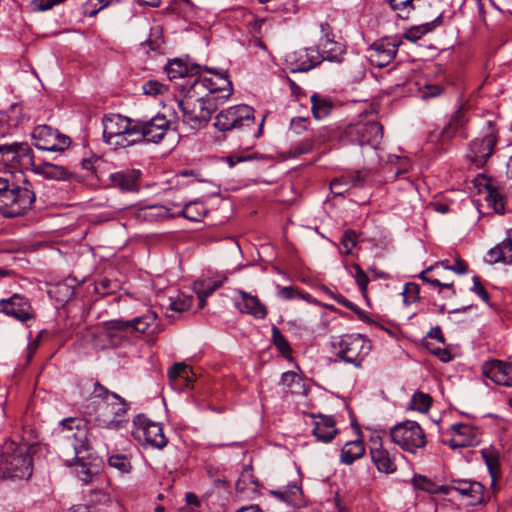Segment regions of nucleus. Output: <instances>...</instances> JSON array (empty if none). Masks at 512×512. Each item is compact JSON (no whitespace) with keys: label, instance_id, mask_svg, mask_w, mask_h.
Here are the masks:
<instances>
[{"label":"nucleus","instance_id":"obj_13","mask_svg":"<svg viewBox=\"0 0 512 512\" xmlns=\"http://www.w3.org/2000/svg\"><path fill=\"white\" fill-rule=\"evenodd\" d=\"M401 40L384 37L375 41L367 50L370 63L378 68L387 66L396 57Z\"/></svg>","mask_w":512,"mask_h":512},{"label":"nucleus","instance_id":"obj_61","mask_svg":"<svg viewBox=\"0 0 512 512\" xmlns=\"http://www.w3.org/2000/svg\"><path fill=\"white\" fill-rule=\"evenodd\" d=\"M163 85L156 80H149L143 84V91L147 95H157L162 92Z\"/></svg>","mask_w":512,"mask_h":512},{"label":"nucleus","instance_id":"obj_26","mask_svg":"<svg viewBox=\"0 0 512 512\" xmlns=\"http://www.w3.org/2000/svg\"><path fill=\"white\" fill-rule=\"evenodd\" d=\"M140 123L146 142L159 143L170 128V121L163 114H157Z\"/></svg>","mask_w":512,"mask_h":512},{"label":"nucleus","instance_id":"obj_5","mask_svg":"<svg viewBox=\"0 0 512 512\" xmlns=\"http://www.w3.org/2000/svg\"><path fill=\"white\" fill-rule=\"evenodd\" d=\"M483 135L472 140L469 144L468 158L477 167H483L492 156L498 142V128L495 121L487 120L482 128Z\"/></svg>","mask_w":512,"mask_h":512},{"label":"nucleus","instance_id":"obj_29","mask_svg":"<svg viewBox=\"0 0 512 512\" xmlns=\"http://www.w3.org/2000/svg\"><path fill=\"white\" fill-rule=\"evenodd\" d=\"M312 417L316 419L312 429L313 436L319 442L330 443L338 434L335 419L322 414H312Z\"/></svg>","mask_w":512,"mask_h":512},{"label":"nucleus","instance_id":"obj_16","mask_svg":"<svg viewBox=\"0 0 512 512\" xmlns=\"http://www.w3.org/2000/svg\"><path fill=\"white\" fill-rule=\"evenodd\" d=\"M4 474L12 478H29L32 474V457L25 447H17L11 455L4 458Z\"/></svg>","mask_w":512,"mask_h":512},{"label":"nucleus","instance_id":"obj_4","mask_svg":"<svg viewBox=\"0 0 512 512\" xmlns=\"http://www.w3.org/2000/svg\"><path fill=\"white\" fill-rule=\"evenodd\" d=\"M383 136V127L376 121H360L349 124L340 135L342 145L355 144L376 147Z\"/></svg>","mask_w":512,"mask_h":512},{"label":"nucleus","instance_id":"obj_19","mask_svg":"<svg viewBox=\"0 0 512 512\" xmlns=\"http://www.w3.org/2000/svg\"><path fill=\"white\" fill-rule=\"evenodd\" d=\"M0 312L15 318L20 322L34 319L35 314L27 297L15 293L9 298L0 300Z\"/></svg>","mask_w":512,"mask_h":512},{"label":"nucleus","instance_id":"obj_46","mask_svg":"<svg viewBox=\"0 0 512 512\" xmlns=\"http://www.w3.org/2000/svg\"><path fill=\"white\" fill-rule=\"evenodd\" d=\"M193 299L191 296L179 295L176 299L170 298V303L166 311V316L171 317L172 315L168 311L182 313L189 310L192 307Z\"/></svg>","mask_w":512,"mask_h":512},{"label":"nucleus","instance_id":"obj_15","mask_svg":"<svg viewBox=\"0 0 512 512\" xmlns=\"http://www.w3.org/2000/svg\"><path fill=\"white\" fill-rule=\"evenodd\" d=\"M31 158V147L27 142L0 143V171L24 165Z\"/></svg>","mask_w":512,"mask_h":512},{"label":"nucleus","instance_id":"obj_58","mask_svg":"<svg viewBox=\"0 0 512 512\" xmlns=\"http://www.w3.org/2000/svg\"><path fill=\"white\" fill-rule=\"evenodd\" d=\"M93 391L91 395L94 398L102 399V400H108V398L112 399V391L108 390L105 386L101 385L98 381H95L93 383Z\"/></svg>","mask_w":512,"mask_h":512},{"label":"nucleus","instance_id":"obj_34","mask_svg":"<svg viewBox=\"0 0 512 512\" xmlns=\"http://www.w3.org/2000/svg\"><path fill=\"white\" fill-rule=\"evenodd\" d=\"M369 176L368 170H357L349 172L341 177L335 178L331 181V188H337L339 185H345L348 187H363Z\"/></svg>","mask_w":512,"mask_h":512},{"label":"nucleus","instance_id":"obj_39","mask_svg":"<svg viewBox=\"0 0 512 512\" xmlns=\"http://www.w3.org/2000/svg\"><path fill=\"white\" fill-rule=\"evenodd\" d=\"M481 456L491 476L492 485H494L500 475L499 453L492 448H484L481 450Z\"/></svg>","mask_w":512,"mask_h":512},{"label":"nucleus","instance_id":"obj_51","mask_svg":"<svg viewBox=\"0 0 512 512\" xmlns=\"http://www.w3.org/2000/svg\"><path fill=\"white\" fill-rule=\"evenodd\" d=\"M351 268L354 270L353 277L362 293L363 296L367 294V286L369 283V278L364 270L360 267V265L354 263Z\"/></svg>","mask_w":512,"mask_h":512},{"label":"nucleus","instance_id":"obj_9","mask_svg":"<svg viewBox=\"0 0 512 512\" xmlns=\"http://www.w3.org/2000/svg\"><path fill=\"white\" fill-rule=\"evenodd\" d=\"M390 436L395 444L411 453L426 445L425 433L415 421L406 420L396 424L391 428Z\"/></svg>","mask_w":512,"mask_h":512},{"label":"nucleus","instance_id":"obj_8","mask_svg":"<svg viewBox=\"0 0 512 512\" xmlns=\"http://www.w3.org/2000/svg\"><path fill=\"white\" fill-rule=\"evenodd\" d=\"M156 320L157 314L154 311H147L146 314L132 320H110L105 324L106 334L111 341H114V339L120 340L126 338L122 333L128 330L145 333L151 328L150 332L155 333L158 331Z\"/></svg>","mask_w":512,"mask_h":512},{"label":"nucleus","instance_id":"obj_24","mask_svg":"<svg viewBox=\"0 0 512 512\" xmlns=\"http://www.w3.org/2000/svg\"><path fill=\"white\" fill-rule=\"evenodd\" d=\"M482 373L497 385L512 386V364L490 360L483 364Z\"/></svg>","mask_w":512,"mask_h":512},{"label":"nucleus","instance_id":"obj_38","mask_svg":"<svg viewBox=\"0 0 512 512\" xmlns=\"http://www.w3.org/2000/svg\"><path fill=\"white\" fill-rule=\"evenodd\" d=\"M437 268H438V264L430 265L425 270H423L418 275V277L423 282H426V283L432 285L433 287L448 289L450 291L449 294H447V295L443 294V297L444 298H453L456 295V291H455L453 282H441L437 277L429 276V273L435 271Z\"/></svg>","mask_w":512,"mask_h":512},{"label":"nucleus","instance_id":"obj_17","mask_svg":"<svg viewBox=\"0 0 512 512\" xmlns=\"http://www.w3.org/2000/svg\"><path fill=\"white\" fill-rule=\"evenodd\" d=\"M291 72H307L323 62L320 50L317 48H299L285 56Z\"/></svg>","mask_w":512,"mask_h":512},{"label":"nucleus","instance_id":"obj_55","mask_svg":"<svg viewBox=\"0 0 512 512\" xmlns=\"http://www.w3.org/2000/svg\"><path fill=\"white\" fill-rule=\"evenodd\" d=\"M314 140L312 138H307L302 140L301 142L294 145L291 149V154L296 157L303 154L310 153L314 148Z\"/></svg>","mask_w":512,"mask_h":512},{"label":"nucleus","instance_id":"obj_10","mask_svg":"<svg viewBox=\"0 0 512 512\" xmlns=\"http://www.w3.org/2000/svg\"><path fill=\"white\" fill-rule=\"evenodd\" d=\"M31 137L38 150L62 153L71 145L69 136L46 124L35 126Z\"/></svg>","mask_w":512,"mask_h":512},{"label":"nucleus","instance_id":"obj_54","mask_svg":"<svg viewBox=\"0 0 512 512\" xmlns=\"http://www.w3.org/2000/svg\"><path fill=\"white\" fill-rule=\"evenodd\" d=\"M333 135L334 130L330 127L324 126L315 131L311 138L314 140V143L326 144L333 138Z\"/></svg>","mask_w":512,"mask_h":512},{"label":"nucleus","instance_id":"obj_27","mask_svg":"<svg viewBox=\"0 0 512 512\" xmlns=\"http://www.w3.org/2000/svg\"><path fill=\"white\" fill-rule=\"evenodd\" d=\"M86 450L87 454H83V458L79 456L80 454H77V451H74V457L67 459L65 462L66 466L74 468L77 478L84 484L90 483L96 475V471L93 470V465L90 462L92 458L91 446L88 445Z\"/></svg>","mask_w":512,"mask_h":512},{"label":"nucleus","instance_id":"obj_56","mask_svg":"<svg viewBox=\"0 0 512 512\" xmlns=\"http://www.w3.org/2000/svg\"><path fill=\"white\" fill-rule=\"evenodd\" d=\"M310 120L308 117H294L290 122V129L296 134H302L308 129Z\"/></svg>","mask_w":512,"mask_h":512},{"label":"nucleus","instance_id":"obj_47","mask_svg":"<svg viewBox=\"0 0 512 512\" xmlns=\"http://www.w3.org/2000/svg\"><path fill=\"white\" fill-rule=\"evenodd\" d=\"M123 140H125V142H128V140H134L131 145L145 141L140 121L130 119V125L127 127V131L123 135Z\"/></svg>","mask_w":512,"mask_h":512},{"label":"nucleus","instance_id":"obj_41","mask_svg":"<svg viewBox=\"0 0 512 512\" xmlns=\"http://www.w3.org/2000/svg\"><path fill=\"white\" fill-rule=\"evenodd\" d=\"M206 213L207 210L205 206L200 202L194 201L186 203L178 214L190 221L198 222L202 219V217L205 216Z\"/></svg>","mask_w":512,"mask_h":512},{"label":"nucleus","instance_id":"obj_20","mask_svg":"<svg viewBox=\"0 0 512 512\" xmlns=\"http://www.w3.org/2000/svg\"><path fill=\"white\" fill-rule=\"evenodd\" d=\"M370 456L379 472L392 474L397 470L396 452L389 450L380 437L371 439Z\"/></svg>","mask_w":512,"mask_h":512},{"label":"nucleus","instance_id":"obj_28","mask_svg":"<svg viewBox=\"0 0 512 512\" xmlns=\"http://www.w3.org/2000/svg\"><path fill=\"white\" fill-rule=\"evenodd\" d=\"M454 491L468 499V504L475 506L484 503L485 487L481 482L453 479Z\"/></svg>","mask_w":512,"mask_h":512},{"label":"nucleus","instance_id":"obj_7","mask_svg":"<svg viewBox=\"0 0 512 512\" xmlns=\"http://www.w3.org/2000/svg\"><path fill=\"white\" fill-rule=\"evenodd\" d=\"M337 356L355 367H360L372 349L371 341L361 334H346L333 344Z\"/></svg>","mask_w":512,"mask_h":512},{"label":"nucleus","instance_id":"obj_42","mask_svg":"<svg viewBox=\"0 0 512 512\" xmlns=\"http://www.w3.org/2000/svg\"><path fill=\"white\" fill-rule=\"evenodd\" d=\"M414 1L415 0H386L389 7L403 20L408 19L411 12L415 9Z\"/></svg>","mask_w":512,"mask_h":512},{"label":"nucleus","instance_id":"obj_64","mask_svg":"<svg viewBox=\"0 0 512 512\" xmlns=\"http://www.w3.org/2000/svg\"><path fill=\"white\" fill-rule=\"evenodd\" d=\"M499 247L504 250V253L507 255L508 261L512 262V238L509 234L507 238H505L500 244Z\"/></svg>","mask_w":512,"mask_h":512},{"label":"nucleus","instance_id":"obj_35","mask_svg":"<svg viewBox=\"0 0 512 512\" xmlns=\"http://www.w3.org/2000/svg\"><path fill=\"white\" fill-rule=\"evenodd\" d=\"M443 21V14L440 13L435 19L432 21L423 23L421 25L413 26L409 28L405 33L404 37L410 42H417L427 33L433 31L436 27L440 26Z\"/></svg>","mask_w":512,"mask_h":512},{"label":"nucleus","instance_id":"obj_30","mask_svg":"<svg viewBox=\"0 0 512 512\" xmlns=\"http://www.w3.org/2000/svg\"><path fill=\"white\" fill-rule=\"evenodd\" d=\"M202 67L198 64H188L182 58L168 60L165 72L170 80L185 79L186 77H199Z\"/></svg>","mask_w":512,"mask_h":512},{"label":"nucleus","instance_id":"obj_36","mask_svg":"<svg viewBox=\"0 0 512 512\" xmlns=\"http://www.w3.org/2000/svg\"><path fill=\"white\" fill-rule=\"evenodd\" d=\"M302 493V487L297 482L287 484L281 489L271 491L272 495L288 504H296L301 499Z\"/></svg>","mask_w":512,"mask_h":512},{"label":"nucleus","instance_id":"obj_63","mask_svg":"<svg viewBox=\"0 0 512 512\" xmlns=\"http://www.w3.org/2000/svg\"><path fill=\"white\" fill-rule=\"evenodd\" d=\"M443 92V88L440 85H427L425 89L422 91V97L424 99L436 97L441 95Z\"/></svg>","mask_w":512,"mask_h":512},{"label":"nucleus","instance_id":"obj_43","mask_svg":"<svg viewBox=\"0 0 512 512\" xmlns=\"http://www.w3.org/2000/svg\"><path fill=\"white\" fill-rule=\"evenodd\" d=\"M488 195L486 196V202L489 206H492L494 211L499 214L505 212V198L504 195L492 186H487Z\"/></svg>","mask_w":512,"mask_h":512},{"label":"nucleus","instance_id":"obj_31","mask_svg":"<svg viewBox=\"0 0 512 512\" xmlns=\"http://www.w3.org/2000/svg\"><path fill=\"white\" fill-rule=\"evenodd\" d=\"M236 292L241 297V300L236 301L235 305L241 313L249 314L256 319H264L267 316V308L257 296L240 289Z\"/></svg>","mask_w":512,"mask_h":512},{"label":"nucleus","instance_id":"obj_53","mask_svg":"<svg viewBox=\"0 0 512 512\" xmlns=\"http://www.w3.org/2000/svg\"><path fill=\"white\" fill-rule=\"evenodd\" d=\"M340 242H341V244L343 246L344 253L351 254L353 248L357 244V234H356V232L353 231V230H346L343 233Z\"/></svg>","mask_w":512,"mask_h":512},{"label":"nucleus","instance_id":"obj_48","mask_svg":"<svg viewBox=\"0 0 512 512\" xmlns=\"http://www.w3.org/2000/svg\"><path fill=\"white\" fill-rule=\"evenodd\" d=\"M108 465L121 473H130L132 465L130 459L124 454H114L108 458Z\"/></svg>","mask_w":512,"mask_h":512},{"label":"nucleus","instance_id":"obj_50","mask_svg":"<svg viewBox=\"0 0 512 512\" xmlns=\"http://www.w3.org/2000/svg\"><path fill=\"white\" fill-rule=\"evenodd\" d=\"M403 301L406 305L413 304L420 299V286L417 283L409 282L404 285Z\"/></svg>","mask_w":512,"mask_h":512},{"label":"nucleus","instance_id":"obj_23","mask_svg":"<svg viewBox=\"0 0 512 512\" xmlns=\"http://www.w3.org/2000/svg\"><path fill=\"white\" fill-rule=\"evenodd\" d=\"M453 436L446 443L452 448H466L479 443L478 429L470 424L456 423L451 426Z\"/></svg>","mask_w":512,"mask_h":512},{"label":"nucleus","instance_id":"obj_1","mask_svg":"<svg viewBox=\"0 0 512 512\" xmlns=\"http://www.w3.org/2000/svg\"><path fill=\"white\" fill-rule=\"evenodd\" d=\"M211 77L186 79L180 87L181 98L178 106L183 113L184 122L192 128L206 125L217 108L233 94V85L227 71L219 72L205 66Z\"/></svg>","mask_w":512,"mask_h":512},{"label":"nucleus","instance_id":"obj_59","mask_svg":"<svg viewBox=\"0 0 512 512\" xmlns=\"http://www.w3.org/2000/svg\"><path fill=\"white\" fill-rule=\"evenodd\" d=\"M471 290L477 294L484 302L488 303L489 301V293L484 288L483 284L481 283V280L478 276L473 277V287Z\"/></svg>","mask_w":512,"mask_h":512},{"label":"nucleus","instance_id":"obj_11","mask_svg":"<svg viewBox=\"0 0 512 512\" xmlns=\"http://www.w3.org/2000/svg\"><path fill=\"white\" fill-rule=\"evenodd\" d=\"M133 424L135 429L133 436L140 442H144L153 448L162 449L167 443L168 439L163 433V427L160 423L149 420L142 414L137 415Z\"/></svg>","mask_w":512,"mask_h":512},{"label":"nucleus","instance_id":"obj_44","mask_svg":"<svg viewBox=\"0 0 512 512\" xmlns=\"http://www.w3.org/2000/svg\"><path fill=\"white\" fill-rule=\"evenodd\" d=\"M272 332V343L275 345L277 350L281 353L285 358L290 357L292 349L285 338V336L281 333L280 329L277 326H273L271 329Z\"/></svg>","mask_w":512,"mask_h":512},{"label":"nucleus","instance_id":"obj_52","mask_svg":"<svg viewBox=\"0 0 512 512\" xmlns=\"http://www.w3.org/2000/svg\"><path fill=\"white\" fill-rule=\"evenodd\" d=\"M423 345L430 353L437 356L440 361L446 363L452 360V355L448 349L435 346L426 339L423 340Z\"/></svg>","mask_w":512,"mask_h":512},{"label":"nucleus","instance_id":"obj_49","mask_svg":"<svg viewBox=\"0 0 512 512\" xmlns=\"http://www.w3.org/2000/svg\"><path fill=\"white\" fill-rule=\"evenodd\" d=\"M252 160L270 161V158L258 153H243L241 155H230L225 157V161L230 167H234L237 163L240 162Z\"/></svg>","mask_w":512,"mask_h":512},{"label":"nucleus","instance_id":"obj_14","mask_svg":"<svg viewBox=\"0 0 512 512\" xmlns=\"http://www.w3.org/2000/svg\"><path fill=\"white\" fill-rule=\"evenodd\" d=\"M130 125V119L122 115L106 116L103 119V138L104 141L115 147L130 146L134 140H123V135Z\"/></svg>","mask_w":512,"mask_h":512},{"label":"nucleus","instance_id":"obj_37","mask_svg":"<svg viewBox=\"0 0 512 512\" xmlns=\"http://www.w3.org/2000/svg\"><path fill=\"white\" fill-rule=\"evenodd\" d=\"M310 101H311V105H312L311 106L312 114H313L314 118L317 120L327 117L331 113V111L334 107V105L330 99L323 97L317 93H314L313 95H311Z\"/></svg>","mask_w":512,"mask_h":512},{"label":"nucleus","instance_id":"obj_60","mask_svg":"<svg viewBox=\"0 0 512 512\" xmlns=\"http://www.w3.org/2000/svg\"><path fill=\"white\" fill-rule=\"evenodd\" d=\"M488 255L490 257V260L494 263H510L507 259V255L504 253V250H502L499 245H496L495 247L491 248L488 252Z\"/></svg>","mask_w":512,"mask_h":512},{"label":"nucleus","instance_id":"obj_45","mask_svg":"<svg viewBox=\"0 0 512 512\" xmlns=\"http://www.w3.org/2000/svg\"><path fill=\"white\" fill-rule=\"evenodd\" d=\"M432 404V397L423 392H415L409 403V408L419 412H427Z\"/></svg>","mask_w":512,"mask_h":512},{"label":"nucleus","instance_id":"obj_21","mask_svg":"<svg viewBox=\"0 0 512 512\" xmlns=\"http://www.w3.org/2000/svg\"><path fill=\"white\" fill-rule=\"evenodd\" d=\"M24 165L31 169V171L37 175H41L46 179L65 181L69 180L72 173L68 171L64 166L52 164L49 162L36 163L35 155L31 149V159L26 157Z\"/></svg>","mask_w":512,"mask_h":512},{"label":"nucleus","instance_id":"obj_25","mask_svg":"<svg viewBox=\"0 0 512 512\" xmlns=\"http://www.w3.org/2000/svg\"><path fill=\"white\" fill-rule=\"evenodd\" d=\"M141 175L138 169L120 170L109 175L110 185L122 192H137Z\"/></svg>","mask_w":512,"mask_h":512},{"label":"nucleus","instance_id":"obj_57","mask_svg":"<svg viewBox=\"0 0 512 512\" xmlns=\"http://www.w3.org/2000/svg\"><path fill=\"white\" fill-rule=\"evenodd\" d=\"M414 484L417 488L424 490L430 494H434V489L436 488L437 485L425 476L415 477Z\"/></svg>","mask_w":512,"mask_h":512},{"label":"nucleus","instance_id":"obj_32","mask_svg":"<svg viewBox=\"0 0 512 512\" xmlns=\"http://www.w3.org/2000/svg\"><path fill=\"white\" fill-rule=\"evenodd\" d=\"M366 448L363 440L357 439L346 442L340 451L339 461L345 465H351L365 455Z\"/></svg>","mask_w":512,"mask_h":512},{"label":"nucleus","instance_id":"obj_18","mask_svg":"<svg viewBox=\"0 0 512 512\" xmlns=\"http://www.w3.org/2000/svg\"><path fill=\"white\" fill-rule=\"evenodd\" d=\"M62 432L67 431L71 435H66L68 439L72 438L71 446L73 451H77V454L83 458V454H87L86 447L90 445L88 441V430L84 421L80 418L69 417L63 419L60 422Z\"/></svg>","mask_w":512,"mask_h":512},{"label":"nucleus","instance_id":"obj_2","mask_svg":"<svg viewBox=\"0 0 512 512\" xmlns=\"http://www.w3.org/2000/svg\"><path fill=\"white\" fill-rule=\"evenodd\" d=\"M33 185L25 179L22 185L0 177V213L7 218L25 215L35 202Z\"/></svg>","mask_w":512,"mask_h":512},{"label":"nucleus","instance_id":"obj_6","mask_svg":"<svg viewBox=\"0 0 512 512\" xmlns=\"http://www.w3.org/2000/svg\"><path fill=\"white\" fill-rule=\"evenodd\" d=\"M469 122L468 109L465 103L460 102L450 115L447 123L439 131L430 134V141L441 146L450 143L455 137L468 138L467 125Z\"/></svg>","mask_w":512,"mask_h":512},{"label":"nucleus","instance_id":"obj_12","mask_svg":"<svg viewBox=\"0 0 512 512\" xmlns=\"http://www.w3.org/2000/svg\"><path fill=\"white\" fill-rule=\"evenodd\" d=\"M105 408L112 414L111 418L98 415L95 424L100 428L120 429L127 423V412L130 404L117 393H112V401L105 402Z\"/></svg>","mask_w":512,"mask_h":512},{"label":"nucleus","instance_id":"obj_40","mask_svg":"<svg viewBox=\"0 0 512 512\" xmlns=\"http://www.w3.org/2000/svg\"><path fill=\"white\" fill-rule=\"evenodd\" d=\"M168 378L170 381L182 379L186 382V386L188 387L191 383L194 382L195 374L193 373L190 366L184 363H176L169 368Z\"/></svg>","mask_w":512,"mask_h":512},{"label":"nucleus","instance_id":"obj_62","mask_svg":"<svg viewBox=\"0 0 512 512\" xmlns=\"http://www.w3.org/2000/svg\"><path fill=\"white\" fill-rule=\"evenodd\" d=\"M299 290L294 286H285L279 290V296L285 300L297 298Z\"/></svg>","mask_w":512,"mask_h":512},{"label":"nucleus","instance_id":"obj_3","mask_svg":"<svg viewBox=\"0 0 512 512\" xmlns=\"http://www.w3.org/2000/svg\"><path fill=\"white\" fill-rule=\"evenodd\" d=\"M254 113L255 110L245 104L231 106L216 115L214 127L221 132L241 130L248 133L249 130H252L253 138H258L263 133L264 118L255 129L256 119Z\"/></svg>","mask_w":512,"mask_h":512},{"label":"nucleus","instance_id":"obj_22","mask_svg":"<svg viewBox=\"0 0 512 512\" xmlns=\"http://www.w3.org/2000/svg\"><path fill=\"white\" fill-rule=\"evenodd\" d=\"M321 32L323 36L320 39L319 46L321 47V56L324 60L330 62H341L342 55L345 52L344 46L334 40L332 28L329 23L324 22L320 24Z\"/></svg>","mask_w":512,"mask_h":512},{"label":"nucleus","instance_id":"obj_33","mask_svg":"<svg viewBox=\"0 0 512 512\" xmlns=\"http://www.w3.org/2000/svg\"><path fill=\"white\" fill-rule=\"evenodd\" d=\"M281 385L285 392L305 396L309 392V387L296 372L287 371L281 376Z\"/></svg>","mask_w":512,"mask_h":512}]
</instances>
